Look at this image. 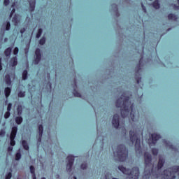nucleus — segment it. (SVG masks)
Instances as JSON below:
<instances>
[{
    "instance_id": "obj_1",
    "label": "nucleus",
    "mask_w": 179,
    "mask_h": 179,
    "mask_svg": "<svg viewBox=\"0 0 179 179\" xmlns=\"http://www.w3.org/2000/svg\"><path fill=\"white\" fill-rule=\"evenodd\" d=\"M116 107L117 108H121V115L122 118H125L129 114V110H131L130 117L131 121L135 122L138 121L139 116L135 113L134 110V103L129 102V96H126L125 94H122L116 101Z\"/></svg>"
},
{
    "instance_id": "obj_48",
    "label": "nucleus",
    "mask_w": 179,
    "mask_h": 179,
    "mask_svg": "<svg viewBox=\"0 0 179 179\" xmlns=\"http://www.w3.org/2000/svg\"><path fill=\"white\" fill-rule=\"evenodd\" d=\"M141 6L143 8V10L145 12V13H146V7H145V6H143V3H141Z\"/></svg>"
},
{
    "instance_id": "obj_31",
    "label": "nucleus",
    "mask_w": 179,
    "mask_h": 179,
    "mask_svg": "<svg viewBox=\"0 0 179 179\" xmlns=\"http://www.w3.org/2000/svg\"><path fill=\"white\" fill-rule=\"evenodd\" d=\"M22 159V154L20 152H18L15 154V160L19 161Z\"/></svg>"
},
{
    "instance_id": "obj_43",
    "label": "nucleus",
    "mask_w": 179,
    "mask_h": 179,
    "mask_svg": "<svg viewBox=\"0 0 179 179\" xmlns=\"http://www.w3.org/2000/svg\"><path fill=\"white\" fill-rule=\"evenodd\" d=\"M9 3H10V1L9 0H4V1H3L4 6H8V5H9Z\"/></svg>"
},
{
    "instance_id": "obj_23",
    "label": "nucleus",
    "mask_w": 179,
    "mask_h": 179,
    "mask_svg": "<svg viewBox=\"0 0 179 179\" xmlns=\"http://www.w3.org/2000/svg\"><path fill=\"white\" fill-rule=\"evenodd\" d=\"M152 6L155 9H159L160 8V3H159V0H155V2L152 3Z\"/></svg>"
},
{
    "instance_id": "obj_16",
    "label": "nucleus",
    "mask_w": 179,
    "mask_h": 179,
    "mask_svg": "<svg viewBox=\"0 0 179 179\" xmlns=\"http://www.w3.org/2000/svg\"><path fill=\"white\" fill-rule=\"evenodd\" d=\"M4 79L7 86H10V85H12V80H10V75L9 74L6 75Z\"/></svg>"
},
{
    "instance_id": "obj_7",
    "label": "nucleus",
    "mask_w": 179,
    "mask_h": 179,
    "mask_svg": "<svg viewBox=\"0 0 179 179\" xmlns=\"http://www.w3.org/2000/svg\"><path fill=\"white\" fill-rule=\"evenodd\" d=\"M112 125L114 127V128H118L120 127V129L122 131V134L125 136L127 135V129H125V127L122 126L121 124H120V116L117 114L114 115L113 118L112 120Z\"/></svg>"
},
{
    "instance_id": "obj_57",
    "label": "nucleus",
    "mask_w": 179,
    "mask_h": 179,
    "mask_svg": "<svg viewBox=\"0 0 179 179\" xmlns=\"http://www.w3.org/2000/svg\"><path fill=\"white\" fill-rule=\"evenodd\" d=\"M73 179H78V178H76V176H74V177H73Z\"/></svg>"
},
{
    "instance_id": "obj_41",
    "label": "nucleus",
    "mask_w": 179,
    "mask_h": 179,
    "mask_svg": "<svg viewBox=\"0 0 179 179\" xmlns=\"http://www.w3.org/2000/svg\"><path fill=\"white\" fill-rule=\"evenodd\" d=\"M10 110H12V103H9L7 106V111L10 112Z\"/></svg>"
},
{
    "instance_id": "obj_60",
    "label": "nucleus",
    "mask_w": 179,
    "mask_h": 179,
    "mask_svg": "<svg viewBox=\"0 0 179 179\" xmlns=\"http://www.w3.org/2000/svg\"><path fill=\"white\" fill-rule=\"evenodd\" d=\"M50 87H51V83L50 84Z\"/></svg>"
},
{
    "instance_id": "obj_35",
    "label": "nucleus",
    "mask_w": 179,
    "mask_h": 179,
    "mask_svg": "<svg viewBox=\"0 0 179 179\" xmlns=\"http://www.w3.org/2000/svg\"><path fill=\"white\" fill-rule=\"evenodd\" d=\"M24 96H26L25 92L20 91L18 92V97H24Z\"/></svg>"
},
{
    "instance_id": "obj_4",
    "label": "nucleus",
    "mask_w": 179,
    "mask_h": 179,
    "mask_svg": "<svg viewBox=\"0 0 179 179\" xmlns=\"http://www.w3.org/2000/svg\"><path fill=\"white\" fill-rule=\"evenodd\" d=\"M118 169L123 173V174H126L128 176L127 179H138L139 178V168L134 167L130 171L129 169H127V168L123 166H119Z\"/></svg>"
},
{
    "instance_id": "obj_13",
    "label": "nucleus",
    "mask_w": 179,
    "mask_h": 179,
    "mask_svg": "<svg viewBox=\"0 0 179 179\" xmlns=\"http://www.w3.org/2000/svg\"><path fill=\"white\" fill-rule=\"evenodd\" d=\"M10 65L13 68L17 65V57H13L10 59Z\"/></svg>"
},
{
    "instance_id": "obj_30",
    "label": "nucleus",
    "mask_w": 179,
    "mask_h": 179,
    "mask_svg": "<svg viewBox=\"0 0 179 179\" xmlns=\"http://www.w3.org/2000/svg\"><path fill=\"white\" fill-rule=\"evenodd\" d=\"M41 34H43V29L40 28L36 34V38H40V37H41Z\"/></svg>"
},
{
    "instance_id": "obj_38",
    "label": "nucleus",
    "mask_w": 179,
    "mask_h": 179,
    "mask_svg": "<svg viewBox=\"0 0 179 179\" xmlns=\"http://www.w3.org/2000/svg\"><path fill=\"white\" fill-rule=\"evenodd\" d=\"M80 169L82 170H86V169H87V164H86V163L82 164L80 165Z\"/></svg>"
},
{
    "instance_id": "obj_27",
    "label": "nucleus",
    "mask_w": 179,
    "mask_h": 179,
    "mask_svg": "<svg viewBox=\"0 0 179 179\" xmlns=\"http://www.w3.org/2000/svg\"><path fill=\"white\" fill-rule=\"evenodd\" d=\"M43 124H40L38 126V135H40L41 136H43Z\"/></svg>"
},
{
    "instance_id": "obj_37",
    "label": "nucleus",
    "mask_w": 179,
    "mask_h": 179,
    "mask_svg": "<svg viewBox=\"0 0 179 179\" xmlns=\"http://www.w3.org/2000/svg\"><path fill=\"white\" fill-rule=\"evenodd\" d=\"M9 117H10V112L7 110V112H6L4 114V118L6 120H8V118H9Z\"/></svg>"
},
{
    "instance_id": "obj_15",
    "label": "nucleus",
    "mask_w": 179,
    "mask_h": 179,
    "mask_svg": "<svg viewBox=\"0 0 179 179\" xmlns=\"http://www.w3.org/2000/svg\"><path fill=\"white\" fill-rule=\"evenodd\" d=\"M165 162L166 161L164 160V158H163V157L162 156H159V162H158V170H160V169H162V167L164 166Z\"/></svg>"
},
{
    "instance_id": "obj_54",
    "label": "nucleus",
    "mask_w": 179,
    "mask_h": 179,
    "mask_svg": "<svg viewBox=\"0 0 179 179\" xmlns=\"http://www.w3.org/2000/svg\"><path fill=\"white\" fill-rule=\"evenodd\" d=\"M0 71H2V64H0Z\"/></svg>"
},
{
    "instance_id": "obj_32",
    "label": "nucleus",
    "mask_w": 179,
    "mask_h": 179,
    "mask_svg": "<svg viewBox=\"0 0 179 179\" xmlns=\"http://www.w3.org/2000/svg\"><path fill=\"white\" fill-rule=\"evenodd\" d=\"M12 22H13V23H15V24H17V23H19V20L17 19V15H15L13 17Z\"/></svg>"
},
{
    "instance_id": "obj_58",
    "label": "nucleus",
    "mask_w": 179,
    "mask_h": 179,
    "mask_svg": "<svg viewBox=\"0 0 179 179\" xmlns=\"http://www.w3.org/2000/svg\"><path fill=\"white\" fill-rule=\"evenodd\" d=\"M41 179H45V178L43 177V178H41Z\"/></svg>"
},
{
    "instance_id": "obj_61",
    "label": "nucleus",
    "mask_w": 179,
    "mask_h": 179,
    "mask_svg": "<svg viewBox=\"0 0 179 179\" xmlns=\"http://www.w3.org/2000/svg\"><path fill=\"white\" fill-rule=\"evenodd\" d=\"M150 145H152V143H150Z\"/></svg>"
},
{
    "instance_id": "obj_24",
    "label": "nucleus",
    "mask_w": 179,
    "mask_h": 179,
    "mask_svg": "<svg viewBox=\"0 0 179 179\" xmlns=\"http://www.w3.org/2000/svg\"><path fill=\"white\" fill-rule=\"evenodd\" d=\"M168 19L169 20H177V15L171 13L168 15Z\"/></svg>"
},
{
    "instance_id": "obj_55",
    "label": "nucleus",
    "mask_w": 179,
    "mask_h": 179,
    "mask_svg": "<svg viewBox=\"0 0 179 179\" xmlns=\"http://www.w3.org/2000/svg\"><path fill=\"white\" fill-rule=\"evenodd\" d=\"M4 41H5V42L8 41V38H4Z\"/></svg>"
},
{
    "instance_id": "obj_6",
    "label": "nucleus",
    "mask_w": 179,
    "mask_h": 179,
    "mask_svg": "<svg viewBox=\"0 0 179 179\" xmlns=\"http://www.w3.org/2000/svg\"><path fill=\"white\" fill-rule=\"evenodd\" d=\"M176 174L179 175V166H173L164 171L162 179H176Z\"/></svg>"
},
{
    "instance_id": "obj_52",
    "label": "nucleus",
    "mask_w": 179,
    "mask_h": 179,
    "mask_svg": "<svg viewBox=\"0 0 179 179\" xmlns=\"http://www.w3.org/2000/svg\"><path fill=\"white\" fill-rule=\"evenodd\" d=\"M32 179H37V176H36V175H32Z\"/></svg>"
},
{
    "instance_id": "obj_9",
    "label": "nucleus",
    "mask_w": 179,
    "mask_h": 179,
    "mask_svg": "<svg viewBox=\"0 0 179 179\" xmlns=\"http://www.w3.org/2000/svg\"><path fill=\"white\" fill-rule=\"evenodd\" d=\"M142 59H143V57H141L139 60V64L137 66V71L136 72V80L138 84L141 83V80H142V78L138 76L139 75V72H141V65L142 64Z\"/></svg>"
},
{
    "instance_id": "obj_22",
    "label": "nucleus",
    "mask_w": 179,
    "mask_h": 179,
    "mask_svg": "<svg viewBox=\"0 0 179 179\" xmlns=\"http://www.w3.org/2000/svg\"><path fill=\"white\" fill-rule=\"evenodd\" d=\"M17 115H22V114L23 113V106L19 105L17 108Z\"/></svg>"
},
{
    "instance_id": "obj_11",
    "label": "nucleus",
    "mask_w": 179,
    "mask_h": 179,
    "mask_svg": "<svg viewBox=\"0 0 179 179\" xmlns=\"http://www.w3.org/2000/svg\"><path fill=\"white\" fill-rule=\"evenodd\" d=\"M76 79H74L73 80V94L75 96V97H81L82 95L80 94V93H79L76 89H78V85L76 84Z\"/></svg>"
},
{
    "instance_id": "obj_14",
    "label": "nucleus",
    "mask_w": 179,
    "mask_h": 179,
    "mask_svg": "<svg viewBox=\"0 0 179 179\" xmlns=\"http://www.w3.org/2000/svg\"><path fill=\"white\" fill-rule=\"evenodd\" d=\"M17 134V127H16V126L13 127L10 137V138H16Z\"/></svg>"
},
{
    "instance_id": "obj_5",
    "label": "nucleus",
    "mask_w": 179,
    "mask_h": 179,
    "mask_svg": "<svg viewBox=\"0 0 179 179\" xmlns=\"http://www.w3.org/2000/svg\"><path fill=\"white\" fill-rule=\"evenodd\" d=\"M115 156H117L119 162H125L128 157V150L124 145H120L116 151H113Z\"/></svg>"
},
{
    "instance_id": "obj_40",
    "label": "nucleus",
    "mask_w": 179,
    "mask_h": 179,
    "mask_svg": "<svg viewBox=\"0 0 179 179\" xmlns=\"http://www.w3.org/2000/svg\"><path fill=\"white\" fill-rule=\"evenodd\" d=\"M6 30H7V31L10 30V22H6Z\"/></svg>"
},
{
    "instance_id": "obj_53",
    "label": "nucleus",
    "mask_w": 179,
    "mask_h": 179,
    "mask_svg": "<svg viewBox=\"0 0 179 179\" xmlns=\"http://www.w3.org/2000/svg\"><path fill=\"white\" fill-rule=\"evenodd\" d=\"M0 65H2V58H0Z\"/></svg>"
},
{
    "instance_id": "obj_20",
    "label": "nucleus",
    "mask_w": 179,
    "mask_h": 179,
    "mask_svg": "<svg viewBox=\"0 0 179 179\" xmlns=\"http://www.w3.org/2000/svg\"><path fill=\"white\" fill-rule=\"evenodd\" d=\"M11 53H12V48H8L4 51V54L6 57H10Z\"/></svg>"
},
{
    "instance_id": "obj_29",
    "label": "nucleus",
    "mask_w": 179,
    "mask_h": 179,
    "mask_svg": "<svg viewBox=\"0 0 179 179\" xmlns=\"http://www.w3.org/2000/svg\"><path fill=\"white\" fill-rule=\"evenodd\" d=\"M28 72L27 70H24L22 72V80H26L27 79Z\"/></svg>"
},
{
    "instance_id": "obj_49",
    "label": "nucleus",
    "mask_w": 179,
    "mask_h": 179,
    "mask_svg": "<svg viewBox=\"0 0 179 179\" xmlns=\"http://www.w3.org/2000/svg\"><path fill=\"white\" fill-rule=\"evenodd\" d=\"M42 138H43V136L38 135V142H41Z\"/></svg>"
},
{
    "instance_id": "obj_45",
    "label": "nucleus",
    "mask_w": 179,
    "mask_h": 179,
    "mask_svg": "<svg viewBox=\"0 0 179 179\" xmlns=\"http://www.w3.org/2000/svg\"><path fill=\"white\" fill-rule=\"evenodd\" d=\"M178 6L174 5V6H173V8H174L176 10H179V0H178Z\"/></svg>"
},
{
    "instance_id": "obj_62",
    "label": "nucleus",
    "mask_w": 179,
    "mask_h": 179,
    "mask_svg": "<svg viewBox=\"0 0 179 179\" xmlns=\"http://www.w3.org/2000/svg\"><path fill=\"white\" fill-rule=\"evenodd\" d=\"M0 96H1V91H0Z\"/></svg>"
},
{
    "instance_id": "obj_2",
    "label": "nucleus",
    "mask_w": 179,
    "mask_h": 179,
    "mask_svg": "<svg viewBox=\"0 0 179 179\" xmlns=\"http://www.w3.org/2000/svg\"><path fill=\"white\" fill-rule=\"evenodd\" d=\"M141 131H136L135 129L130 130L129 131V137L131 143L130 146H134L135 143L136 152V153H142V149L141 148Z\"/></svg>"
},
{
    "instance_id": "obj_46",
    "label": "nucleus",
    "mask_w": 179,
    "mask_h": 179,
    "mask_svg": "<svg viewBox=\"0 0 179 179\" xmlns=\"http://www.w3.org/2000/svg\"><path fill=\"white\" fill-rule=\"evenodd\" d=\"M20 31L21 34H23V33H24V31H26V28H22Z\"/></svg>"
},
{
    "instance_id": "obj_44",
    "label": "nucleus",
    "mask_w": 179,
    "mask_h": 179,
    "mask_svg": "<svg viewBox=\"0 0 179 179\" xmlns=\"http://www.w3.org/2000/svg\"><path fill=\"white\" fill-rule=\"evenodd\" d=\"M16 12V9L13 8L10 13V17H12L13 16V14Z\"/></svg>"
},
{
    "instance_id": "obj_26",
    "label": "nucleus",
    "mask_w": 179,
    "mask_h": 179,
    "mask_svg": "<svg viewBox=\"0 0 179 179\" xmlns=\"http://www.w3.org/2000/svg\"><path fill=\"white\" fill-rule=\"evenodd\" d=\"M112 6L113 8L114 12H115V13H116V16L118 17V16H120V13H118V7H117V6L115 5V4H113Z\"/></svg>"
},
{
    "instance_id": "obj_51",
    "label": "nucleus",
    "mask_w": 179,
    "mask_h": 179,
    "mask_svg": "<svg viewBox=\"0 0 179 179\" xmlns=\"http://www.w3.org/2000/svg\"><path fill=\"white\" fill-rule=\"evenodd\" d=\"M109 176H110V177H111V174H109V173L106 174V179H110Z\"/></svg>"
},
{
    "instance_id": "obj_17",
    "label": "nucleus",
    "mask_w": 179,
    "mask_h": 179,
    "mask_svg": "<svg viewBox=\"0 0 179 179\" xmlns=\"http://www.w3.org/2000/svg\"><path fill=\"white\" fill-rule=\"evenodd\" d=\"M163 143H164L165 146H166V148H169V149H172L173 150H176V148H174V145H171V143H170V141H167L166 140H164Z\"/></svg>"
},
{
    "instance_id": "obj_36",
    "label": "nucleus",
    "mask_w": 179,
    "mask_h": 179,
    "mask_svg": "<svg viewBox=\"0 0 179 179\" xmlns=\"http://www.w3.org/2000/svg\"><path fill=\"white\" fill-rule=\"evenodd\" d=\"M152 155H154V156H157V154L159 153V150L156 148H152Z\"/></svg>"
},
{
    "instance_id": "obj_25",
    "label": "nucleus",
    "mask_w": 179,
    "mask_h": 179,
    "mask_svg": "<svg viewBox=\"0 0 179 179\" xmlns=\"http://www.w3.org/2000/svg\"><path fill=\"white\" fill-rule=\"evenodd\" d=\"M29 7L31 9V12L34 11V9H36V1H33L29 3Z\"/></svg>"
},
{
    "instance_id": "obj_56",
    "label": "nucleus",
    "mask_w": 179,
    "mask_h": 179,
    "mask_svg": "<svg viewBox=\"0 0 179 179\" xmlns=\"http://www.w3.org/2000/svg\"><path fill=\"white\" fill-rule=\"evenodd\" d=\"M15 6V3H13L11 6V8H13Z\"/></svg>"
},
{
    "instance_id": "obj_42",
    "label": "nucleus",
    "mask_w": 179,
    "mask_h": 179,
    "mask_svg": "<svg viewBox=\"0 0 179 179\" xmlns=\"http://www.w3.org/2000/svg\"><path fill=\"white\" fill-rule=\"evenodd\" d=\"M12 178V173L9 172L6 176V179H11Z\"/></svg>"
},
{
    "instance_id": "obj_8",
    "label": "nucleus",
    "mask_w": 179,
    "mask_h": 179,
    "mask_svg": "<svg viewBox=\"0 0 179 179\" xmlns=\"http://www.w3.org/2000/svg\"><path fill=\"white\" fill-rule=\"evenodd\" d=\"M66 160L68 162L66 164V171L67 173H71L72 171V167L73 166V163L75 162V157L73 155H69L66 157Z\"/></svg>"
},
{
    "instance_id": "obj_50",
    "label": "nucleus",
    "mask_w": 179,
    "mask_h": 179,
    "mask_svg": "<svg viewBox=\"0 0 179 179\" xmlns=\"http://www.w3.org/2000/svg\"><path fill=\"white\" fill-rule=\"evenodd\" d=\"M2 135H5V131L3 130L0 131V136H2Z\"/></svg>"
},
{
    "instance_id": "obj_28",
    "label": "nucleus",
    "mask_w": 179,
    "mask_h": 179,
    "mask_svg": "<svg viewBox=\"0 0 179 179\" xmlns=\"http://www.w3.org/2000/svg\"><path fill=\"white\" fill-rule=\"evenodd\" d=\"M15 137H10V146H15L16 141H15Z\"/></svg>"
},
{
    "instance_id": "obj_47",
    "label": "nucleus",
    "mask_w": 179,
    "mask_h": 179,
    "mask_svg": "<svg viewBox=\"0 0 179 179\" xmlns=\"http://www.w3.org/2000/svg\"><path fill=\"white\" fill-rule=\"evenodd\" d=\"M13 150V147L9 146L8 147V152H12Z\"/></svg>"
},
{
    "instance_id": "obj_18",
    "label": "nucleus",
    "mask_w": 179,
    "mask_h": 179,
    "mask_svg": "<svg viewBox=\"0 0 179 179\" xmlns=\"http://www.w3.org/2000/svg\"><path fill=\"white\" fill-rule=\"evenodd\" d=\"M11 92H12V90L9 87H7L4 89V93H5V96L6 97V99H8V97H9V96H10Z\"/></svg>"
},
{
    "instance_id": "obj_19",
    "label": "nucleus",
    "mask_w": 179,
    "mask_h": 179,
    "mask_svg": "<svg viewBox=\"0 0 179 179\" xmlns=\"http://www.w3.org/2000/svg\"><path fill=\"white\" fill-rule=\"evenodd\" d=\"M15 122L17 125H20L23 122V117L22 116H17L15 117Z\"/></svg>"
},
{
    "instance_id": "obj_12",
    "label": "nucleus",
    "mask_w": 179,
    "mask_h": 179,
    "mask_svg": "<svg viewBox=\"0 0 179 179\" xmlns=\"http://www.w3.org/2000/svg\"><path fill=\"white\" fill-rule=\"evenodd\" d=\"M151 138H152V143L153 145H156V142H157V140L160 139L162 136H160V135L159 134H153L151 135Z\"/></svg>"
},
{
    "instance_id": "obj_21",
    "label": "nucleus",
    "mask_w": 179,
    "mask_h": 179,
    "mask_svg": "<svg viewBox=\"0 0 179 179\" xmlns=\"http://www.w3.org/2000/svg\"><path fill=\"white\" fill-rule=\"evenodd\" d=\"M22 145L23 146L24 150H29V144H27V141H26V140H23L22 141Z\"/></svg>"
},
{
    "instance_id": "obj_39",
    "label": "nucleus",
    "mask_w": 179,
    "mask_h": 179,
    "mask_svg": "<svg viewBox=\"0 0 179 179\" xmlns=\"http://www.w3.org/2000/svg\"><path fill=\"white\" fill-rule=\"evenodd\" d=\"M13 54L14 55H17L19 54V48L15 47L13 50Z\"/></svg>"
},
{
    "instance_id": "obj_34",
    "label": "nucleus",
    "mask_w": 179,
    "mask_h": 179,
    "mask_svg": "<svg viewBox=\"0 0 179 179\" xmlns=\"http://www.w3.org/2000/svg\"><path fill=\"white\" fill-rule=\"evenodd\" d=\"M40 45H44L45 44V38L42 37L41 39L39 41Z\"/></svg>"
},
{
    "instance_id": "obj_59",
    "label": "nucleus",
    "mask_w": 179,
    "mask_h": 179,
    "mask_svg": "<svg viewBox=\"0 0 179 179\" xmlns=\"http://www.w3.org/2000/svg\"><path fill=\"white\" fill-rule=\"evenodd\" d=\"M141 96H143V93L141 94Z\"/></svg>"
},
{
    "instance_id": "obj_3",
    "label": "nucleus",
    "mask_w": 179,
    "mask_h": 179,
    "mask_svg": "<svg viewBox=\"0 0 179 179\" xmlns=\"http://www.w3.org/2000/svg\"><path fill=\"white\" fill-rule=\"evenodd\" d=\"M145 169L143 176V179H150L152 173L150 169H152V155L149 152H145L144 154Z\"/></svg>"
},
{
    "instance_id": "obj_33",
    "label": "nucleus",
    "mask_w": 179,
    "mask_h": 179,
    "mask_svg": "<svg viewBox=\"0 0 179 179\" xmlns=\"http://www.w3.org/2000/svg\"><path fill=\"white\" fill-rule=\"evenodd\" d=\"M29 169H30V172L32 174V176H36V169L33 166H31L29 167Z\"/></svg>"
},
{
    "instance_id": "obj_10",
    "label": "nucleus",
    "mask_w": 179,
    "mask_h": 179,
    "mask_svg": "<svg viewBox=\"0 0 179 179\" xmlns=\"http://www.w3.org/2000/svg\"><path fill=\"white\" fill-rule=\"evenodd\" d=\"M35 54L36 55V57L34 60V64L36 65H38V64H40V62L41 61V50H40V48H36Z\"/></svg>"
}]
</instances>
